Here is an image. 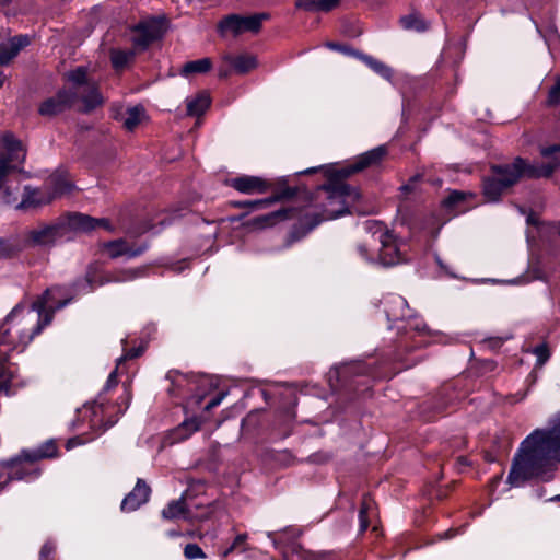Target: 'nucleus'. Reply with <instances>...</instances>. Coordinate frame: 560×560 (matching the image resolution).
<instances>
[{"instance_id": "obj_1", "label": "nucleus", "mask_w": 560, "mask_h": 560, "mask_svg": "<svg viewBox=\"0 0 560 560\" xmlns=\"http://www.w3.org/2000/svg\"><path fill=\"white\" fill-rule=\"evenodd\" d=\"M560 460V410L548 422V428L534 430L520 445L508 476L512 487H520L533 478H540Z\"/></svg>"}, {"instance_id": "obj_2", "label": "nucleus", "mask_w": 560, "mask_h": 560, "mask_svg": "<svg viewBox=\"0 0 560 560\" xmlns=\"http://www.w3.org/2000/svg\"><path fill=\"white\" fill-rule=\"evenodd\" d=\"M61 296L62 289L55 287L47 289L31 306H15L0 327V347L4 351H23L50 324L54 313L69 303V299L61 300Z\"/></svg>"}, {"instance_id": "obj_3", "label": "nucleus", "mask_w": 560, "mask_h": 560, "mask_svg": "<svg viewBox=\"0 0 560 560\" xmlns=\"http://www.w3.org/2000/svg\"><path fill=\"white\" fill-rule=\"evenodd\" d=\"M69 89L60 90L56 95L45 100L38 107L42 116H56L81 102L82 109L89 112L103 104L96 83L88 77L86 68L78 67L66 73Z\"/></svg>"}, {"instance_id": "obj_4", "label": "nucleus", "mask_w": 560, "mask_h": 560, "mask_svg": "<svg viewBox=\"0 0 560 560\" xmlns=\"http://www.w3.org/2000/svg\"><path fill=\"white\" fill-rule=\"evenodd\" d=\"M102 228L112 231L113 228L106 219H94L82 213L69 214L66 220L50 224L39 223L25 232V243L33 247H50L57 243L69 240L70 232H89Z\"/></svg>"}, {"instance_id": "obj_5", "label": "nucleus", "mask_w": 560, "mask_h": 560, "mask_svg": "<svg viewBox=\"0 0 560 560\" xmlns=\"http://www.w3.org/2000/svg\"><path fill=\"white\" fill-rule=\"evenodd\" d=\"M559 164L558 159L536 165L527 164L522 158H516L512 164L493 166L492 174L483 180V195L489 201H497L502 192L517 183L522 176L550 177Z\"/></svg>"}, {"instance_id": "obj_6", "label": "nucleus", "mask_w": 560, "mask_h": 560, "mask_svg": "<svg viewBox=\"0 0 560 560\" xmlns=\"http://www.w3.org/2000/svg\"><path fill=\"white\" fill-rule=\"evenodd\" d=\"M166 31L164 16L147 18L130 28V40L133 49L112 48L109 58L113 68L120 71L129 66L136 56V50H145L149 45L160 39Z\"/></svg>"}, {"instance_id": "obj_7", "label": "nucleus", "mask_w": 560, "mask_h": 560, "mask_svg": "<svg viewBox=\"0 0 560 560\" xmlns=\"http://www.w3.org/2000/svg\"><path fill=\"white\" fill-rule=\"evenodd\" d=\"M366 230L376 228L373 235L378 234L377 240L381 244L377 259L369 254L365 244H360L357 247L359 255L369 264L380 262L385 267L397 265L406 259L407 244L396 237L392 232L385 230L383 225L376 221H366Z\"/></svg>"}, {"instance_id": "obj_8", "label": "nucleus", "mask_w": 560, "mask_h": 560, "mask_svg": "<svg viewBox=\"0 0 560 560\" xmlns=\"http://www.w3.org/2000/svg\"><path fill=\"white\" fill-rule=\"evenodd\" d=\"M324 194L322 211V220H334L348 212L349 200L358 197V192L352 190L346 184H338L335 186L323 187L318 191L320 196Z\"/></svg>"}, {"instance_id": "obj_9", "label": "nucleus", "mask_w": 560, "mask_h": 560, "mask_svg": "<svg viewBox=\"0 0 560 560\" xmlns=\"http://www.w3.org/2000/svg\"><path fill=\"white\" fill-rule=\"evenodd\" d=\"M269 18L266 13H258L248 16L231 14L225 16L218 24V32L221 36L237 37L244 33H258L262 22Z\"/></svg>"}, {"instance_id": "obj_10", "label": "nucleus", "mask_w": 560, "mask_h": 560, "mask_svg": "<svg viewBox=\"0 0 560 560\" xmlns=\"http://www.w3.org/2000/svg\"><path fill=\"white\" fill-rule=\"evenodd\" d=\"M25 151L20 140L13 133L3 132L0 136V188L2 179L15 170L16 164H21L25 160Z\"/></svg>"}, {"instance_id": "obj_11", "label": "nucleus", "mask_w": 560, "mask_h": 560, "mask_svg": "<svg viewBox=\"0 0 560 560\" xmlns=\"http://www.w3.org/2000/svg\"><path fill=\"white\" fill-rule=\"evenodd\" d=\"M166 380L173 385L197 384V385H219L225 383L226 380L220 375L200 374V373H182L178 371H170Z\"/></svg>"}, {"instance_id": "obj_12", "label": "nucleus", "mask_w": 560, "mask_h": 560, "mask_svg": "<svg viewBox=\"0 0 560 560\" xmlns=\"http://www.w3.org/2000/svg\"><path fill=\"white\" fill-rule=\"evenodd\" d=\"M222 60L224 63L228 65V67L221 66L219 68L218 71L220 78H226L228 75H230V68H232L237 73L244 74L255 69L257 66L256 58L248 54H243L238 56L225 55Z\"/></svg>"}, {"instance_id": "obj_13", "label": "nucleus", "mask_w": 560, "mask_h": 560, "mask_svg": "<svg viewBox=\"0 0 560 560\" xmlns=\"http://www.w3.org/2000/svg\"><path fill=\"white\" fill-rule=\"evenodd\" d=\"M52 201V197L47 194L46 189H39L32 186H25L22 199L15 205L16 210H32L40 208Z\"/></svg>"}, {"instance_id": "obj_14", "label": "nucleus", "mask_w": 560, "mask_h": 560, "mask_svg": "<svg viewBox=\"0 0 560 560\" xmlns=\"http://www.w3.org/2000/svg\"><path fill=\"white\" fill-rule=\"evenodd\" d=\"M230 186L242 194L254 195L266 192L270 183L258 176L243 175L230 179Z\"/></svg>"}, {"instance_id": "obj_15", "label": "nucleus", "mask_w": 560, "mask_h": 560, "mask_svg": "<svg viewBox=\"0 0 560 560\" xmlns=\"http://www.w3.org/2000/svg\"><path fill=\"white\" fill-rule=\"evenodd\" d=\"M386 154V148L381 145L375 149H372L360 156L351 163L349 166L341 170V176H350L353 173L360 172L371 165L377 164Z\"/></svg>"}, {"instance_id": "obj_16", "label": "nucleus", "mask_w": 560, "mask_h": 560, "mask_svg": "<svg viewBox=\"0 0 560 560\" xmlns=\"http://www.w3.org/2000/svg\"><path fill=\"white\" fill-rule=\"evenodd\" d=\"M385 313L390 322L411 319L412 311L405 298L396 294L388 295L384 301Z\"/></svg>"}, {"instance_id": "obj_17", "label": "nucleus", "mask_w": 560, "mask_h": 560, "mask_svg": "<svg viewBox=\"0 0 560 560\" xmlns=\"http://www.w3.org/2000/svg\"><path fill=\"white\" fill-rule=\"evenodd\" d=\"M56 452L57 447L55 445V442L48 441L36 451H23L19 456L5 462L4 465L9 468H14L19 466L23 460L35 462L42 458L54 457L56 455Z\"/></svg>"}, {"instance_id": "obj_18", "label": "nucleus", "mask_w": 560, "mask_h": 560, "mask_svg": "<svg viewBox=\"0 0 560 560\" xmlns=\"http://www.w3.org/2000/svg\"><path fill=\"white\" fill-rule=\"evenodd\" d=\"M31 43L27 35H19L0 44V66H5Z\"/></svg>"}, {"instance_id": "obj_19", "label": "nucleus", "mask_w": 560, "mask_h": 560, "mask_svg": "<svg viewBox=\"0 0 560 560\" xmlns=\"http://www.w3.org/2000/svg\"><path fill=\"white\" fill-rule=\"evenodd\" d=\"M72 188L73 185L65 172H56L50 175L45 186L47 194L52 197V200L70 192Z\"/></svg>"}, {"instance_id": "obj_20", "label": "nucleus", "mask_w": 560, "mask_h": 560, "mask_svg": "<svg viewBox=\"0 0 560 560\" xmlns=\"http://www.w3.org/2000/svg\"><path fill=\"white\" fill-rule=\"evenodd\" d=\"M144 249L145 247H138L133 249L130 246H128L125 240L121 238L103 244V250L113 259L118 258L120 256L133 258L141 255L144 252Z\"/></svg>"}, {"instance_id": "obj_21", "label": "nucleus", "mask_w": 560, "mask_h": 560, "mask_svg": "<svg viewBox=\"0 0 560 560\" xmlns=\"http://www.w3.org/2000/svg\"><path fill=\"white\" fill-rule=\"evenodd\" d=\"M149 487L139 480L133 490L124 499L121 503L122 511H135L149 499Z\"/></svg>"}, {"instance_id": "obj_22", "label": "nucleus", "mask_w": 560, "mask_h": 560, "mask_svg": "<svg viewBox=\"0 0 560 560\" xmlns=\"http://www.w3.org/2000/svg\"><path fill=\"white\" fill-rule=\"evenodd\" d=\"M141 271L138 269L122 270L114 275H108L100 280L95 279V275L90 270L86 275V282L91 288L100 287L108 282H124L130 281L140 276Z\"/></svg>"}, {"instance_id": "obj_23", "label": "nucleus", "mask_w": 560, "mask_h": 560, "mask_svg": "<svg viewBox=\"0 0 560 560\" xmlns=\"http://www.w3.org/2000/svg\"><path fill=\"white\" fill-rule=\"evenodd\" d=\"M341 0H296L295 8L308 12H329L339 5Z\"/></svg>"}, {"instance_id": "obj_24", "label": "nucleus", "mask_w": 560, "mask_h": 560, "mask_svg": "<svg viewBox=\"0 0 560 560\" xmlns=\"http://www.w3.org/2000/svg\"><path fill=\"white\" fill-rule=\"evenodd\" d=\"M472 196L471 192L454 190L443 200L442 206L453 214L462 213L468 209L462 205Z\"/></svg>"}, {"instance_id": "obj_25", "label": "nucleus", "mask_w": 560, "mask_h": 560, "mask_svg": "<svg viewBox=\"0 0 560 560\" xmlns=\"http://www.w3.org/2000/svg\"><path fill=\"white\" fill-rule=\"evenodd\" d=\"M295 194V189L287 187L273 197L257 199L252 201H240L236 203L237 207H248L250 210L264 209L272 205L273 202L292 197Z\"/></svg>"}, {"instance_id": "obj_26", "label": "nucleus", "mask_w": 560, "mask_h": 560, "mask_svg": "<svg viewBox=\"0 0 560 560\" xmlns=\"http://www.w3.org/2000/svg\"><path fill=\"white\" fill-rule=\"evenodd\" d=\"M364 372V368L360 363L342 364L335 366L328 373V382H346L351 374H360Z\"/></svg>"}, {"instance_id": "obj_27", "label": "nucleus", "mask_w": 560, "mask_h": 560, "mask_svg": "<svg viewBox=\"0 0 560 560\" xmlns=\"http://www.w3.org/2000/svg\"><path fill=\"white\" fill-rule=\"evenodd\" d=\"M187 114L189 116H201L210 106L211 100L207 92H201L195 97L187 98Z\"/></svg>"}, {"instance_id": "obj_28", "label": "nucleus", "mask_w": 560, "mask_h": 560, "mask_svg": "<svg viewBox=\"0 0 560 560\" xmlns=\"http://www.w3.org/2000/svg\"><path fill=\"white\" fill-rule=\"evenodd\" d=\"M162 517L165 520H175L178 517L188 518L189 514L184 497L178 500L171 501L162 511Z\"/></svg>"}, {"instance_id": "obj_29", "label": "nucleus", "mask_w": 560, "mask_h": 560, "mask_svg": "<svg viewBox=\"0 0 560 560\" xmlns=\"http://www.w3.org/2000/svg\"><path fill=\"white\" fill-rule=\"evenodd\" d=\"M358 58L361 59L370 69L386 80L392 79L393 71L384 62L373 58L372 56L359 52Z\"/></svg>"}, {"instance_id": "obj_30", "label": "nucleus", "mask_w": 560, "mask_h": 560, "mask_svg": "<svg viewBox=\"0 0 560 560\" xmlns=\"http://www.w3.org/2000/svg\"><path fill=\"white\" fill-rule=\"evenodd\" d=\"M144 109L141 106L128 108L124 117V127L132 131L144 118Z\"/></svg>"}, {"instance_id": "obj_31", "label": "nucleus", "mask_w": 560, "mask_h": 560, "mask_svg": "<svg viewBox=\"0 0 560 560\" xmlns=\"http://www.w3.org/2000/svg\"><path fill=\"white\" fill-rule=\"evenodd\" d=\"M211 67L212 62L209 58L189 61L183 66L182 74L189 75L191 73H205L208 72Z\"/></svg>"}, {"instance_id": "obj_32", "label": "nucleus", "mask_w": 560, "mask_h": 560, "mask_svg": "<svg viewBox=\"0 0 560 560\" xmlns=\"http://www.w3.org/2000/svg\"><path fill=\"white\" fill-rule=\"evenodd\" d=\"M400 24L405 30H413L417 32H423L428 28V23L418 14H408L400 19Z\"/></svg>"}, {"instance_id": "obj_33", "label": "nucleus", "mask_w": 560, "mask_h": 560, "mask_svg": "<svg viewBox=\"0 0 560 560\" xmlns=\"http://www.w3.org/2000/svg\"><path fill=\"white\" fill-rule=\"evenodd\" d=\"M0 199L3 203L13 208L20 202L18 200V189H12L10 186L4 185V179H2V187L0 188Z\"/></svg>"}, {"instance_id": "obj_34", "label": "nucleus", "mask_w": 560, "mask_h": 560, "mask_svg": "<svg viewBox=\"0 0 560 560\" xmlns=\"http://www.w3.org/2000/svg\"><path fill=\"white\" fill-rule=\"evenodd\" d=\"M14 370L5 360H0V385H9L13 380Z\"/></svg>"}, {"instance_id": "obj_35", "label": "nucleus", "mask_w": 560, "mask_h": 560, "mask_svg": "<svg viewBox=\"0 0 560 560\" xmlns=\"http://www.w3.org/2000/svg\"><path fill=\"white\" fill-rule=\"evenodd\" d=\"M200 422L198 419H190L185 421L183 425L178 429V434L182 439L188 438L192 432L199 429Z\"/></svg>"}, {"instance_id": "obj_36", "label": "nucleus", "mask_w": 560, "mask_h": 560, "mask_svg": "<svg viewBox=\"0 0 560 560\" xmlns=\"http://www.w3.org/2000/svg\"><path fill=\"white\" fill-rule=\"evenodd\" d=\"M422 176L421 175H415L412 176L408 183L400 186V192L405 196L411 195L417 191L419 183L421 182Z\"/></svg>"}, {"instance_id": "obj_37", "label": "nucleus", "mask_w": 560, "mask_h": 560, "mask_svg": "<svg viewBox=\"0 0 560 560\" xmlns=\"http://www.w3.org/2000/svg\"><path fill=\"white\" fill-rule=\"evenodd\" d=\"M184 555L187 559H205L206 555L202 549L196 544H188L184 548Z\"/></svg>"}, {"instance_id": "obj_38", "label": "nucleus", "mask_w": 560, "mask_h": 560, "mask_svg": "<svg viewBox=\"0 0 560 560\" xmlns=\"http://www.w3.org/2000/svg\"><path fill=\"white\" fill-rule=\"evenodd\" d=\"M326 46L329 48V49H332V50H337V51H340L345 55H352V56H355L358 57L359 52L355 51V50H352L350 47L348 46H343V45H340L338 43H332V42H329L326 44Z\"/></svg>"}, {"instance_id": "obj_39", "label": "nucleus", "mask_w": 560, "mask_h": 560, "mask_svg": "<svg viewBox=\"0 0 560 560\" xmlns=\"http://www.w3.org/2000/svg\"><path fill=\"white\" fill-rule=\"evenodd\" d=\"M534 354L537 357L538 363L544 364L549 358V350L546 345H540L534 349Z\"/></svg>"}, {"instance_id": "obj_40", "label": "nucleus", "mask_w": 560, "mask_h": 560, "mask_svg": "<svg viewBox=\"0 0 560 560\" xmlns=\"http://www.w3.org/2000/svg\"><path fill=\"white\" fill-rule=\"evenodd\" d=\"M369 509H370L369 502L364 501L363 504H362V508L360 510V513H359L360 530L361 532L365 530L368 528V526H369L368 518H366V513H368Z\"/></svg>"}, {"instance_id": "obj_41", "label": "nucleus", "mask_w": 560, "mask_h": 560, "mask_svg": "<svg viewBox=\"0 0 560 560\" xmlns=\"http://www.w3.org/2000/svg\"><path fill=\"white\" fill-rule=\"evenodd\" d=\"M143 352V348L142 347H139V348H132L130 350H128L122 357H120L118 359V364H120L122 361H125L126 359H135V358H138L139 355H141V353Z\"/></svg>"}, {"instance_id": "obj_42", "label": "nucleus", "mask_w": 560, "mask_h": 560, "mask_svg": "<svg viewBox=\"0 0 560 560\" xmlns=\"http://www.w3.org/2000/svg\"><path fill=\"white\" fill-rule=\"evenodd\" d=\"M549 104H558L560 102V89L557 85H553L548 95Z\"/></svg>"}, {"instance_id": "obj_43", "label": "nucleus", "mask_w": 560, "mask_h": 560, "mask_svg": "<svg viewBox=\"0 0 560 560\" xmlns=\"http://www.w3.org/2000/svg\"><path fill=\"white\" fill-rule=\"evenodd\" d=\"M560 152V144H553V145H549V147H544L540 149V154L545 158H548L555 153H559Z\"/></svg>"}, {"instance_id": "obj_44", "label": "nucleus", "mask_w": 560, "mask_h": 560, "mask_svg": "<svg viewBox=\"0 0 560 560\" xmlns=\"http://www.w3.org/2000/svg\"><path fill=\"white\" fill-rule=\"evenodd\" d=\"M224 396H225L224 393L218 394L214 398H212L210 401L207 402V405L205 407L206 410H210V409L214 408L215 406H218Z\"/></svg>"}, {"instance_id": "obj_45", "label": "nucleus", "mask_w": 560, "mask_h": 560, "mask_svg": "<svg viewBox=\"0 0 560 560\" xmlns=\"http://www.w3.org/2000/svg\"><path fill=\"white\" fill-rule=\"evenodd\" d=\"M322 555H318V553H314V552H311V551H304L302 555H301V558L303 560H322Z\"/></svg>"}, {"instance_id": "obj_46", "label": "nucleus", "mask_w": 560, "mask_h": 560, "mask_svg": "<svg viewBox=\"0 0 560 560\" xmlns=\"http://www.w3.org/2000/svg\"><path fill=\"white\" fill-rule=\"evenodd\" d=\"M410 327L419 332L424 331L427 328L425 324L422 320L418 319L415 320V324H410Z\"/></svg>"}, {"instance_id": "obj_47", "label": "nucleus", "mask_w": 560, "mask_h": 560, "mask_svg": "<svg viewBox=\"0 0 560 560\" xmlns=\"http://www.w3.org/2000/svg\"><path fill=\"white\" fill-rule=\"evenodd\" d=\"M246 539V535H238L233 542V546L236 548L238 545L243 544Z\"/></svg>"}, {"instance_id": "obj_48", "label": "nucleus", "mask_w": 560, "mask_h": 560, "mask_svg": "<svg viewBox=\"0 0 560 560\" xmlns=\"http://www.w3.org/2000/svg\"><path fill=\"white\" fill-rule=\"evenodd\" d=\"M115 376H116V372L113 371L109 375H108V380H107V384L106 385H113L114 382H115Z\"/></svg>"}, {"instance_id": "obj_49", "label": "nucleus", "mask_w": 560, "mask_h": 560, "mask_svg": "<svg viewBox=\"0 0 560 560\" xmlns=\"http://www.w3.org/2000/svg\"><path fill=\"white\" fill-rule=\"evenodd\" d=\"M78 443H79V440H78V439H71V440H69V441H68V443H67V447H68V448H71L72 446H74V445H75V444H78Z\"/></svg>"}, {"instance_id": "obj_50", "label": "nucleus", "mask_w": 560, "mask_h": 560, "mask_svg": "<svg viewBox=\"0 0 560 560\" xmlns=\"http://www.w3.org/2000/svg\"><path fill=\"white\" fill-rule=\"evenodd\" d=\"M235 549V547L232 545L230 548H228L225 551H224V557H226L229 553H231L233 550Z\"/></svg>"}, {"instance_id": "obj_51", "label": "nucleus", "mask_w": 560, "mask_h": 560, "mask_svg": "<svg viewBox=\"0 0 560 560\" xmlns=\"http://www.w3.org/2000/svg\"><path fill=\"white\" fill-rule=\"evenodd\" d=\"M316 170H317V168L312 167V168H308V170L303 171L302 173H304V174H308V173H313V172H315Z\"/></svg>"}, {"instance_id": "obj_52", "label": "nucleus", "mask_w": 560, "mask_h": 560, "mask_svg": "<svg viewBox=\"0 0 560 560\" xmlns=\"http://www.w3.org/2000/svg\"><path fill=\"white\" fill-rule=\"evenodd\" d=\"M500 480H501V476L495 477V478L493 479V482H492V483H493V486H494V485H498V483L500 482Z\"/></svg>"}, {"instance_id": "obj_53", "label": "nucleus", "mask_w": 560, "mask_h": 560, "mask_svg": "<svg viewBox=\"0 0 560 560\" xmlns=\"http://www.w3.org/2000/svg\"><path fill=\"white\" fill-rule=\"evenodd\" d=\"M3 81H4L3 74H2V72H0V88H1V86H2V84H3Z\"/></svg>"}, {"instance_id": "obj_54", "label": "nucleus", "mask_w": 560, "mask_h": 560, "mask_svg": "<svg viewBox=\"0 0 560 560\" xmlns=\"http://www.w3.org/2000/svg\"><path fill=\"white\" fill-rule=\"evenodd\" d=\"M115 422H116V420H110V421H108L107 427L113 425Z\"/></svg>"}, {"instance_id": "obj_55", "label": "nucleus", "mask_w": 560, "mask_h": 560, "mask_svg": "<svg viewBox=\"0 0 560 560\" xmlns=\"http://www.w3.org/2000/svg\"><path fill=\"white\" fill-rule=\"evenodd\" d=\"M320 221H323V220H322V218H320L319 220H317V221L315 222V224H314V225H311V229H314V226H315L316 224H318Z\"/></svg>"}, {"instance_id": "obj_56", "label": "nucleus", "mask_w": 560, "mask_h": 560, "mask_svg": "<svg viewBox=\"0 0 560 560\" xmlns=\"http://www.w3.org/2000/svg\"><path fill=\"white\" fill-rule=\"evenodd\" d=\"M273 215H275V217H276V215H281V217H282V215H283V212H281V211H279V212H275V213H273Z\"/></svg>"}, {"instance_id": "obj_57", "label": "nucleus", "mask_w": 560, "mask_h": 560, "mask_svg": "<svg viewBox=\"0 0 560 560\" xmlns=\"http://www.w3.org/2000/svg\"><path fill=\"white\" fill-rule=\"evenodd\" d=\"M558 86V89H560V78L557 80L556 84Z\"/></svg>"}, {"instance_id": "obj_58", "label": "nucleus", "mask_w": 560, "mask_h": 560, "mask_svg": "<svg viewBox=\"0 0 560 560\" xmlns=\"http://www.w3.org/2000/svg\"><path fill=\"white\" fill-rule=\"evenodd\" d=\"M9 1H10V0H0V3H1V4H5V3H8Z\"/></svg>"}, {"instance_id": "obj_59", "label": "nucleus", "mask_w": 560, "mask_h": 560, "mask_svg": "<svg viewBox=\"0 0 560 560\" xmlns=\"http://www.w3.org/2000/svg\"><path fill=\"white\" fill-rule=\"evenodd\" d=\"M14 478H16V479H22V478H23V476L19 474V475H16Z\"/></svg>"}, {"instance_id": "obj_60", "label": "nucleus", "mask_w": 560, "mask_h": 560, "mask_svg": "<svg viewBox=\"0 0 560 560\" xmlns=\"http://www.w3.org/2000/svg\"><path fill=\"white\" fill-rule=\"evenodd\" d=\"M176 533L175 532H170V536H175Z\"/></svg>"}, {"instance_id": "obj_61", "label": "nucleus", "mask_w": 560, "mask_h": 560, "mask_svg": "<svg viewBox=\"0 0 560 560\" xmlns=\"http://www.w3.org/2000/svg\"><path fill=\"white\" fill-rule=\"evenodd\" d=\"M3 488V486L0 485V490Z\"/></svg>"}]
</instances>
